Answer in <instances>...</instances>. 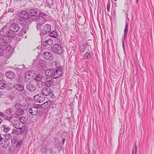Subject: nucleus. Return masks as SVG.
I'll return each instance as SVG.
<instances>
[{
	"label": "nucleus",
	"mask_w": 154,
	"mask_h": 154,
	"mask_svg": "<svg viewBox=\"0 0 154 154\" xmlns=\"http://www.w3.org/2000/svg\"><path fill=\"white\" fill-rule=\"evenodd\" d=\"M38 15V19L36 22V26L37 30H40L43 25L47 21V19L48 18V16L40 10Z\"/></svg>",
	"instance_id": "f03ea898"
},
{
	"label": "nucleus",
	"mask_w": 154,
	"mask_h": 154,
	"mask_svg": "<svg viewBox=\"0 0 154 154\" xmlns=\"http://www.w3.org/2000/svg\"><path fill=\"white\" fill-rule=\"evenodd\" d=\"M23 112L24 111L22 108L16 110L15 112V117L18 118L19 116L22 115Z\"/></svg>",
	"instance_id": "4be33fe9"
},
{
	"label": "nucleus",
	"mask_w": 154,
	"mask_h": 154,
	"mask_svg": "<svg viewBox=\"0 0 154 154\" xmlns=\"http://www.w3.org/2000/svg\"><path fill=\"white\" fill-rule=\"evenodd\" d=\"M46 7V6H45V5H41L40 6V9L42 10V11H44V9H42V8H45V7Z\"/></svg>",
	"instance_id": "8fccbe9b"
},
{
	"label": "nucleus",
	"mask_w": 154,
	"mask_h": 154,
	"mask_svg": "<svg viewBox=\"0 0 154 154\" xmlns=\"http://www.w3.org/2000/svg\"><path fill=\"white\" fill-rule=\"evenodd\" d=\"M65 141V139H63L62 140V144L63 145L64 144V142Z\"/></svg>",
	"instance_id": "5fc2aeb1"
},
{
	"label": "nucleus",
	"mask_w": 154,
	"mask_h": 154,
	"mask_svg": "<svg viewBox=\"0 0 154 154\" xmlns=\"http://www.w3.org/2000/svg\"><path fill=\"white\" fill-rule=\"evenodd\" d=\"M40 30L41 31L39 34L42 37L50 33L51 31V26L48 24H46Z\"/></svg>",
	"instance_id": "39448f33"
},
{
	"label": "nucleus",
	"mask_w": 154,
	"mask_h": 154,
	"mask_svg": "<svg viewBox=\"0 0 154 154\" xmlns=\"http://www.w3.org/2000/svg\"><path fill=\"white\" fill-rule=\"evenodd\" d=\"M14 10L13 9L11 8H9L8 11V12H13Z\"/></svg>",
	"instance_id": "3c124183"
},
{
	"label": "nucleus",
	"mask_w": 154,
	"mask_h": 154,
	"mask_svg": "<svg viewBox=\"0 0 154 154\" xmlns=\"http://www.w3.org/2000/svg\"><path fill=\"white\" fill-rule=\"evenodd\" d=\"M14 88L19 91H21L24 89V86L20 84H16L14 85Z\"/></svg>",
	"instance_id": "412c9836"
},
{
	"label": "nucleus",
	"mask_w": 154,
	"mask_h": 154,
	"mask_svg": "<svg viewBox=\"0 0 154 154\" xmlns=\"http://www.w3.org/2000/svg\"><path fill=\"white\" fill-rule=\"evenodd\" d=\"M2 144H3L4 143V144L3 145V147H6L7 146H8V144L7 143V141L4 140H3L2 141Z\"/></svg>",
	"instance_id": "a18cd8bd"
},
{
	"label": "nucleus",
	"mask_w": 154,
	"mask_h": 154,
	"mask_svg": "<svg viewBox=\"0 0 154 154\" xmlns=\"http://www.w3.org/2000/svg\"><path fill=\"white\" fill-rule=\"evenodd\" d=\"M2 119L1 118H0V125L1 124V123H2Z\"/></svg>",
	"instance_id": "13d9d810"
},
{
	"label": "nucleus",
	"mask_w": 154,
	"mask_h": 154,
	"mask_svg": "<svg viewBox=\"0 0 154 154\" xmlns=\"http://www.w3.org/2000/svg\"><path fill=\"white\" fill-rule=\"evenodd\" d=\"M49 35L50 37L52 38H56L57 37V32L54 31L51 32H50Z\"/></svg>",
	"instance_id": "72a5a7b5"
},
{
	"label": "nucleus",
	"mask_w": 154,
	"mask_h": 154,
	"mask_svg": "<svg viewBox=\"0 0 154 154\" xmlns=\"http://www.w3.org/2000/svg\"><path fill=\"white\" fill-rule=\"evenodd\" d=\"M46 2L50 8H52L54 6L53 0H46Z\"/></svg>",
	"instance_id": "bb28decb"
},
{
	"label": "nucleus",
	"mask_w": 154,
	"mask_h": 154,
	"mask_svg": "<svg viewBox=\"0 0 154 154\" xmlns=\"http://www.w3.org/2000/svg\"><path fill=\"white\" fill-rule=\"evenodd\" d=\"M51 51L56 54H61L63 51V48L59 45L55 44L51 48Z\"/></svg>",
	"instance_id": "423d86ee"
},
{
	"label": "nucleus",
	"mask_w": 154,
	"mask_h": 154,
	"mask_svg": "<svg viewBox=\"0 0 154 154\" xmlns=\"http://www.w3.org/2000/svg\"><path fill=\"white\" fill-rule=\"evenodd\" d=\"M47 150V147L46 146H44L41 149V151L42 153H46Z\"/></svg>",
	"instance_id": "a19ab883"
},
{
	"label": "nucleus",
	"mask_w": 154,
	"mask_h": 154,
	"mask_svg": "<svg viewBox=\"0 0 154 154\" xmlns=\"http://www.w3.org/2000/svg\"><path fill=\"white\" fill-rule=\"evenodd\" d=\"M9 29L7 28L6 27L4 26L2 28L1 30L0 31V34L2 36H8L10 38H14L16 36V34L14 32H12Z\"/></svg>",
	"instance_id": "7ed1b4c3"
},
{
	"label": "nucleus",
	"mask_w": 154,
	"mask_h": 154,
	"mask_svg": "<svg viewBox=\"0 0 154 154\" xmlns=\"http://www.w3.org/2000/svg\"><path fill=\"white\" fill-rule=\"evenodd\" d=\"M3 38L4 40L5 45H6L8 44L9 42L11 41V40L9 36H5Z\"/></svg>",
	"instance_id": "7c9ffc66"
},
{
	"label": "nucleus",
	"mask_w": 154,
	"mask_h": 154,
	"mask_svg": "<svg viewBox=\"0 0 154 154\" xmlns=\"http://www.w3.org/2000/svg\"><path fill=\"white\" fill-rule=\"evenodd\" d=\"M39 10L38 9H31L28 11L29 15V20L30 21L35 20L37 18Z\"/></svg>",
	"instance_id": "20e7f679"
},
{
	"label": "nucleus",
	"mask_w": 154,
	"mask_h": 154,
	"mask_svg": "<svg viewBox=\"0 0 154 154\" xmlns=\"http://www.w3.org/2000/svg\"><path fill=\"white\" fill-rule=\"evenodd\" d=\"M123 51H124V53H125V48H123Z\"/></svg>",
	"instance_id": "052dcab7"
},
{
	"label": "nucleus",
	"mask_w": 154,
	"mask_h": 154,
	"mask_svg": "<svg viewBox=\"0 0 154 154\" xmlns=\"http://www.w3.org/2000/svg\"><path fill=\"white\" fill-rule=\"evenodd\" d=\"M44 98H43L41 94H37L33 97L34 100L38 103H41L43 102Z\"/></svg>",
	"instance_id": "9b49d317"
},
{
	"label": "nucleus",
	"mask_w": 154,
	"mask_h": 154,
	"mask_svg": "<svg viewBox=\"0 0 154 154\" xmlns=\"http://www.w3.org/2000/svg\"><path fill=\"white\" fill-rule=\"evenodd\" d=\"M134 146L133 147V150H134V152H137V146L136 143H134Z\"/></svg>",
	"instance_id": "49530a36"
},
{
	"label": "nucleus",
	"mask_w": 154,
	"mask_h": 154,
	"mask_svg": "<svg viewBox=\"0 0 154 154\" xmlns=\"http://www.w3.org/2000/svg\"><path fill=\"white\" fill-rule=\"evenodd\" d=\"M23 143V141L21 140H20L16 144V147L19 148L20 146H21Z\"/></svg>",
	"instance_id": "79ce46f5"
},
{
	"label": "nucleus",
	"mask_w": 154,
	"mask_h": 154,
	"mask_svg": "<svg viewBox=\"0 0 154 154\" xmlns=\"http://www.w3.org/2000/svg\"><path fill=\"white\" fill-rule=\"evenodd\" d=\"M41 94L44 96H48L52 93L51 89L49 87H45L41 91Z\"/></svg>",
	"instance_id": "0eeeda50"
},
{
	"label": "nucleus",
	"mask_w": 154,
	"mask_h": 154,
	"mask_svg": "<svg viewBox=\"0 0 154 154\" xmlns=\"http://www.w3.org/2000/svg\"><path fill=\"white\" fill-rule=\"evenodd\" d=\"M139 0H136V2L137 3L138 2Z\"/></svg>",
	"instance_id": "bf43d9fd"
},
{
	"label": "nucleus",
	"mask_w": 154,
	"mask_h": 154,
	"mask_svg": "<svg viewBox=\"0 0 154 154\" xmlns=\"http://www.w3.org/2000/svg\"><path fill=\"white\" fill-rule=\"evenodd\" d=\"M45 62L44 61L40 60L39 59H37L34 61V63L35 64L38 63V67L39 68L40 67V70H42L44 69L45 67Z\"/></svg>",
	"instance_id": "9d476101"
},
{
	"label": "nucleus",
	"mask_w": 154,
	"mask_h": 154,
	"mask_svg": "<svg viewBox=\"0 0 154 154\" xmlns=\"http://www.w3.org/2000/svg\"><path fill=\"white\" fill-rule=\"evenodd\" d=\"M54 85V82L52 79L46 78L44 83L45 86H46L47 87L50 88V87H53Z\"/></svg>",
	"instance_id": "1a4fd4ad"
},
{
	"label": "nucleus",
	"mask_w": 154,
	"mask_h": 154,
	"mask_svg": "<svg viewBox=\"0 0 154 154\" xmlns=\"http://www.w3.org/2000/svg\"><path fill=\"white\" fill-rule=\"evenodd\" d=\"M29 112L32 115H36L38 112V109L34 106L31 107L29 110Z\"/></svg>",
	"instance_id": "6ab92c4d"
},
{
	"label": "nucleus",
	"mask_w": 154,
	"mask_h": 154,
	"mask_svg": "<svg viewBox=\"0 0 154 154\" xmlns=\"http://www.w3.org/2000/svg\"><path fill=\"white\" fill-rule=\"evenodd\" d=\"M17 141V140L15 139L12 138L11 139L12 142H13L14 143H16Z\"/></svg>",
	"instance_id": "603ef678"
},
{
	"label": "nucleus",
	"mask_w": 154,
	"mask_h": 154,
	"mask_svg": "<svg viewBox=\"0 0 154 154\" xmlns=\"http://www.w3.org/2000/svg\"><path fill=\"white\" fill-rule=\"evenodd\" d=\"M122 47L123 48H125V45H122Z\"/></svg>",
	"instance_id": "680f3d73"
},
{
	"label": "nucleus",
	"mask_w": 154,
	"mask_h": 154,
	"mask_svg": "<svg viewBox=\"0 0 154 154\" xmlns=\"http://www.w3.org/2000/svg\"><path fill=\"white\" fill-rule=\"evenodd\" d=\"M32 79L31 76L30 75L29 72L28 73H26L25 74V80L26 81H29Z\"/></svg>",
	"instance_id": "c756f323"
},
{
	"label": "nucleus",
	"mask_w": 154,
	"mask_h": 154,
	"mask_svg": "<svg viewBox=\"0 0 154 154\" xmlns=\"http://www.w3.org/2000/svg\"><path fill=\"white\" fill-rule=\"evenodd\" d=\"M5 75L7 78L10 79H14L16 75L14 72L11 71L6 72L5 73Z\"/></svg>",
	"instance_id": "f3484780"
},
{
	"label": "nucleus",
	"mask_w": 154,
	"mask_h": 154,
	"mask_svg": "<svg viewBox=\"0 0 154 154\" xmlns=\"http://www.w3.org/2000/svg\"><path fill=\"white\" fill-rule=\"evenodd\" d=\"M14 125H15V123H14L13 124V126H14Z\"/></svg>",
	"instance_id": "0e129e2a"
},
{
	"label": "nucleus",
	"mask_w": 154,
	"mask_h": 154,
	"mask_svg": "<svg viewBox=\"0 0 154 154\" xmlns=\"http://www.w3.org/2000/svg\"><path fill=\"white\" fill-rule=\"evenodd\" d=\"M0 117H4L3 119L5 120H6L9 122H10L11 120L13 118V117L11 116H8L5 115L3 112H0Z\"/></svg>",
	"instance_id": "aec40b11"
},
{
	"label": "nucleus",
	"mask_w": 154,
	"mask_h": 154,
	"mask_svg": "<svg viewBox=\"0 0 154 154\" xmlns=\"http://www.w3.org/2000/svg\"><path fill=\"white\" fill-rule=\"evenodd\" d=\"M3 49H4V48H0V56H2L4 54Z\"/></svg>",
	"instance_id": "09e8293b"
},
{
	"label": "nucleus",
	"mask_w": 154,
	"mask_h": 154,
	"mask_svg": "<svg viewBox=\"0 0 154 154\" xmlns=\"http://www.w3.org/2000/svg\"><path fill=\"white\" fill-rule=\"evenodd\" d=\"M53 41L51 39H49L45 41H44L42 43L43 46L46 47L48 45H51L53 44Z\"/></svg>",
	"instance_id": "5701e85b"
},
{
	"label": "nucleus",
	"mask_w": 154,
	"mask_h": 154,
	"mask_svg": "<svg viewBox=\"0 0 154 154\" xmlns=\"http://www.w3.org/2000/svg\"><path fill=\"white\" fill-rule=\"evenodd\" d=\"M19 15L20 17L19 18L29 19V15L28 12H27L26 11H22L19 13Z\"/></svg>",
	"instance_id": "4468645a"
},
{
	"label": "nucleus",
	"mask_w": 154,
	"mask_h": 154,
	"mask_svg": "<svg viewBox=\"0 0 154 154\" xmlns=\"http://www.w3.org/2000/svg\"><path fill=\"white\" fill-rule=\"evenodd\" d=\"M53 65H55V67L47 69L45 72L46 75L49 77H53L56 79L61 76L62 74V68L59 66L58 63L56 62L53 63Z\"/></svg>",
	"instance_id": "f257e3e1"
},
{
	"label": "nucleus",
	"mask_w": 154,
	"mask_h": 154,
	"mask_svg": "<svg viewBox=\"0 0 154 154\" xmlns=\"http://www.w3.org/2000/svg\"><path fill=\"white\" fill-rule=\"evenodd\" d=\"M136 152H134V150H132V154H136Z\"/></svg>",
	"instance_id": "4d7b16f0"
},
{
	"label": "nucleus",
	"mask_w": 154,
	"mask_h": 154,
	"mask_svg": "<svg viewBox=\"0 0 154 154\" xmlns=\"http://www.w3.org/2000/svg\"><path fill=\"white\" fill-rule=\"evenodd\" d=\"M6 82L4 80H0V89L2 90L5 88Z\"/></svg>",
	"instance_id": "cd10ccee"
},
{
	"label": "nucleus",
	"mask_w": 154,
	"mask_h": 154,
	"mask_svg": "<svg viewBox=\"0 0 154 154\" xmlns=\"http://www.w3.org/2000/svg\"><path fill=\"white\" fill-rule=\"evenodd\" d=\"M114 1H116L117 0H114Z\"/></svg>",
	"instance_id": "69168bd1"
},
{
	"label": "nucleus",
	"mask_w": 154,
	"mask_h": 154,
	"mask_svg": "<svg viewBox=\"0 0 154 154\" xmlns=\"http://www.w3.org/2000/svg\"><path fill=\"white\" fill-rule=\"evenodd\" d=\"M19 128L20 130V131L21 132V134H24L25 132L26 131V129L25 128V127H22Z\"/></svg>",
	"instance_id": "c03bdc74"
},
{
	"label": "nucleus",
	"mask_w": 154,
	"mask_h": 154,
	"mask_svg": "<svg viewBox=\"0 0 154 154\" xmlns=\"http://www.w3.org/2000/svg\"><path fill=\"white\" fill-rule=\"evenodd\" d=\"M6 49L8 50V51H10L11 50V47L9 46L6 47Z\"/></svg>",
	"instance_id": "864d4df0"
},
{
	"label": "nucleus",
	"mask_w": 154,
	"mask_h": 154,
	"mask_svg": "<svg viewBox=\"0 0 154 154\" xmlns=\"http://www.w3.org/2000/svg\"><path fill=\"white\" fill-rule=\"evenodd\" d=\"M21 105L19 103H16L14 106V107L16 110L21 109Z\"/></svg>",
	"instance_id": "58836bf2"
},
{
	"label": "nucleus",
	"mask_w": 154,
	"mask_h": 154,
	"mask_svg": "<svg viewBox=\"0 0 154 154\" xmlns=\"http://www.w3.org/2000/svg\"><path fill=\"white\" fill-rule=\"evenodd\" d=\"M113 14H114V16H115L116 15V12L115 9H114V11Z\"/></svg>",
	"instance_id": "6e6d98bb"
},
{
	"label": "nucleus",
	"mask_w": 154,
	"mask_h": 154,
	"mask_svg": "<svg viewBox=\"0 0 154 154\" xmlns=\"http://www.w3.org/2000/svg\"><path fill=\"white\" fill-rule=\"evenodd\" d=\"M17 22L23 26H26L27 24L26 19L23 18H19L17 20Z\"/></svg>",
	"instance_id": "b1692460"
},
{
	"label": "nucleus",
	"mask_w": 154,
	"mask_h": 154,
	"mask_svg": "<svg viewBox=\"0 0 154 154\" xmlns=\"http://www.w3.org/2000/svg\"><path fill=\"white\" fill-rule=\"evenodd\" d=\"M129 1L130 2H131L132 1V0H129Z\"/></svg>",
	"instance_id": "e2e57ef3"
},
{
	"label": "nucleus",
	"mask_w": 154,
	"mask_h": 154,
	"mask_svg": "<svg viewBox=\"0 0 154 154\" xmlns=\"http://www.w3.org/2000/svg\"><path fill=\"white\" fill-rule=\"evenodd\" d=\"M128 23L127 21H126L125 23V25L124 30V38L122 40V45H125L124 40H125L128 34Z\"/></svg>",
	"instance_id": "2eb2a0df"
},
{
	"label": "nucleus",
	"mask_w": 154,
	"mask_h": 154,
	"mask_svg": "<svg viewBox=\"0 0 154 154\" xmlns=\"http://www.w3.org/2000/svg\"><path fill=\"white\" fill-rule=\"evenodd\" d=\"M51 102L50 101H47L42 104V108L44 109H47L49 108L51 106Z\"/></svg>",
	"instance_id": "dca6fc26"
},
{
	"label": "nucleus",
	"mask_w": 154,
	"mask_h": 154,
	"mask_svg": "<svg viewBox=\"0 0 154 154\" xmlns=\"http://www.w3.org/2000/svg\"><path fill=\"white\" fill-rule=\"evenodd\" d=\"M29 31V28L27 26H23V32H24V34H26V32H28Z\"/></svg>",
	"instance_id": "ea45409f"
},
{
	"label": "nucleus",
	"mask_w": 154,
	"mask_h": 154,
	"mask_svg": "<svg viewBox=\"0 0 154 154\" xmlns=\"http://www.w3.org/2000/svg\"><path fill=\"white\" fill-rule=\"evenodd\" d=\"M86 46L87 45L86 44L80 45L79 49V51L81 53L84 52L86 48Z\"/></svg>",
	"instance_id": "393cba45"
},
{
	"label": "nucleus",
	"mask_w": 154,
	"mask_h": 154,
	"mask_svg": "<svg viewBox=\"0 0 154 154\" xmlns=\"http://www.w3.org/2000/svg\"><path fill=\"white\" fill-rule=\"evenodd\" d=\"M34 107H36L37 109H38V108H42V104H35V105L34 106Z\"/></svg>",
	"instance_id": "de8ad7c7"
},
{
	"label": "nucleus",
	"mask_w": 154,
	"mask_h": 154,
	"mask_svg": "<svg viewBox=\"0 0 154 154\" xmlns=\"http://www.w3.org/2000/svg\"><path fill=\"white\" fill-rule=\"evenodd\" d=\"M44 58L47 60H51L53 58V56L52 54L49 52H45L43 54Z\"/></svg>",
	"instance_id": "f8f14e48"
},
{
	"label": "nucleus",
	"mask_w": 154,
	"mask_h": 154,
	"mask_svg": "<svg viewBox=\"0 0 154 154\" xmlns=\"http://www.w3.org/2000/svg\"><path fill=\"white\" fill-rule=\"evenodd\" d=\"M5 139L6 140H8L10 139L12 137V136L10 134H6L4 135Z\"/></svg>",
	"instance_id": "c9c22d12"
},
{
	"label": "nucleus",
	"mask_w": 154,
	"mask_h": 154,
	"mask_svg": "<svg viewBox=\"0 0 154 154\" xmlns=\"http://www.w3.org/2000/svg\"><path fill=\"white\" fill-rule=\"evenodd\" d=\"M110 0L108 1V2L107 5V10L108 12H109L110 11Z\"/></svg>",
	"instance_id": "37998d69"
},
{
	"label": "nucleus",
	"mask_w": 154,
	"mask_h": 154,
	"mask_svg": "<svg viewBox=\"0 0 154 154\" xmlns=\"http://www.w3.org/2000/svg\"><path fill=\"white\" fill-rule=\"evenodd\" d=\"M5 45L3 38L2 37H0V48H4Z\"/></svg>",
	"instance_id": "c85d7f7f"
},
{
	"label": "nucleus",
	"mask_w": 154,
	"mask_h": 154,
	"mask_svg": "<svg viewBox=\"0 0 154 154\" xmlns=\"http://www.w3.org/2000/svg\"><path fill=\"white\" fill-rule=\"evenodd\" d=\"M47 112L45 110V109H40L39 110L38 114L39 115L42 116L44 114L47 113Z\"/></svg>",
	"instance_id": "e433bc0d"
},
{
	"label": "nucleus",
	"mask_w": 154,
	"mask_h": 154,
	"mask_svg": "<svg viewBox=\"0 0 154 154\" xmlns=\"http://www.w3.org/2000/svg\"><path fill=\"white\" fill-rule=\"evenodd\" d=\"M12 134L13 133H15L16 135H18L20 134H21V132L20 131V130L19 128H17L16 129H13V131L12 132Z\"/></svg>",
	"instance_id": "473e14b6"
},
{
	"label": "nucleus",
	"mask_w": 154,
	"mask_h": 154,
	"mask_svg": "<svg viewBox=\"0 0 154 154\" xmlns=\"http://www.w3.org/2000/svg\"><path fill=\"white\" fill-rule=\"evenodd\" d=\"M91 54L89 51L86 52L83 56V58L84 59L88 60H90L91 58Z\"/></svg>",
	"instance_id": "a878e982"
},
{
	"label": "nucleus",
	"mask_w": 154,
	"mask_h": 154,
	"mask_svg": "<svg viewBox=\"0 0 154 154\" xmlns=\"http://www.w3.org/2000/svg\"><path fill=\"white\" fill-rule=\"evenodd\" d=\"M19 120L22 124H26V119L24 117H20Z\"/></svg>",
	"instance_id": "f704fd0d"
},
{
	"label": "nucleus",
	"mask_w": 154,
	"mask_h": 154,
	"mask_svg": "<svg viewBox=\"0 0 154 154\" xmlns=\"http://www.w3.org/2000/svg\"><path fill=\"white\" fill-rule=\"evenodd\" d=\"M9 28L11 32L14 33L18 31L20 28L19 25L16 23L11 24L10 25Z\"/></svg>",
	"instance_id": "6e6552de"
},
{
	"label": "nucleus",
	"mask_w": 154,
	"mask_h": 154,
	"mask_svg": "<svg viewBox=\"0 0 154 154\" xmlns=\"http://www.w3.org/2000/svg\"><path fill=\"white\" fill-rule=\"evenodd\" d=\"M26 89L30 92H33L35 91L36 88L35 85L34 83L30 82L26 84Z\"/></svg>",
	"instance_id": "ddd939ff"
},
{
	"label": "nucleus",
	"mask_w": 154,
	"mask_h": 154,
	"mask_svg": "<svg viewBox=\"0 0 154 154\" xmlns=\"http://www.w3.org/2000/svg\"><path fill=\"white\" fill-rule=\"evenodd\" d=\"M13 112V110L10 108H8L6 109L5 111V112L6 114L8 115H11Z\"/></svg>",
	"instance_id": "2f4dec72"
},
{
	"label": "nucleus",
	"mask_w": 154,
	"mask_h": 154,
	"mask_svg": "<svg viewBox=\"0 0 154 154\" xmlns=\"http://www.w3.org/2000/svg\"><path fill=\"white\" fill-rule=\"evenodd\" d=\"M1 129L2 131L7 133L11 130V128L9 125L4 124L1 126Z\"/></svg>",
	"instance_id": "a211bd4d"
},
{
	"label": "nucleus",
	"mask_w": 154,
	"mask_h": 154,
	"mask_svg": "<svg viewBox=\"0 0 154 154\" xmlns=\"http://www.w3.org/2000/svg\"><path fill=\"white\" fill-rule=\"evenodd\" d=\"M42 77L41 75H38L35 78H34V79L36 81L39 82L42 80Z\"/></svg>",
	"instance_id": "4c0bfd02"
}]
</instances>
